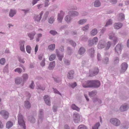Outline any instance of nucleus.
I'll list each match as a JSON object with an SVG mask.
<instances>
[{"mask_svg":"<svg viewBox=\"0 0 129 129\" xmlns=\"http://www.w3.org/2000/svg\"><path fill=\"white\" fill-rule=\"evenodd\" d=\"M68 14L70 15L67 16L65 18V20L68 22H70L72 18H71V16H77L78 15V13L75 11H72L69 12Z\"/></svg>","mask_w":129,"mask_h":129,"instance_id":"1","label":"nucleus"},{"mask_svg":"<svg viewBox=\"0 0 129 129\" xmlns=\"http://www.w3.org/2000/svg\"><path fill=\"white\" fill-rule=\"evenodd\" d=\"M18 123L19 125L23 126L24 129H25V122L23 119V116L21 114H19L18 115Z\"/></svg>","mask_w":129,"mask_h":129,"instance_id":"2","label":"nucleus"},{"mask_svg":"<svg viewBox=\"0 0 129 129\" xmlns=\"http://www.w3.org/2000/svg\"><path fill=\"white\" fill-rule=\"evenodd\" d=\"M111 123L116 126H119L120 124V121L118 119L116 118H112L110 120Z\"/></svg>","mask_w":129,"mask_h":129,"instance_id":"3","label":"nucleus"},{"mask_svg":"<svg viewBox=\"0 0 129 129\" xmlns=\"http://www.w3.org/2000/svg\"><path fill=\"white\" fill-rule=\"evenodd\" d=\"M93 80L88 81L85 82L82 84V86L84 87H92Z\"/></svg>","mask_w":129,"mask_h":129,"instance_id":"4","label":"nucleus"},{"mask_svg":"<svg viewBox=\"0 0 129 129\" xmlns=\"http://www.w3.org/2000/svg\"><path fill=\"white\" fill-rule=\"evenodd\" d=\"M43 14V11H42L39 15H37L35 14L34 15L33 18L34 19L36 23H38L41 20L42 16Z\"/></svg>","mask_w":129,"mask_h":129,"instance_id":"5","label":"nucleus"},{"mask_svg":"<svg viewBox=\"0 0 129 129\" xmlns=\"http://www.w3.org/2000/svg\"><path fill=\"white\" fill-rule=\"evenodd\" d=\"M1 115L5 119H7L9 116V114L7 111L3 110L1 112Z\"/></svg>","mask_w":129,"mask_h":129,"instance_id":"6","label":"nucleus"},{"mask_svg":"<svg viewBox=\"0 0 129 129\" xmlns=\"http://www.w3.org/2000/svg\"><path fill=\"white\" fill-rule=\"evenodd\" d=\"M115 53L118 55L120 54L121 50V45L118 44L116 46L115 48Z\"/></svg>","mask_w":129,"mask_h":129,"instance_id":"7","label":"nucleus"},{"mask_svg":"<svg viewBox=\"0 0 129 129\" xmlns=\"http://www.w3.org/2000/svg\"><path fill=\"white\" fill-rule=\"evenodd\" d=\"M80 116L77 114H74L73 116V119L74 122L75 123H78L80 121Z\"/></svg>","mask_w":129,"mask_h":129,"instance_id":"8","label":"nucleus"},{"mask_svg":"<svg viewBox=\"0 0 129 129\" xmlns=\"http://www.w3.org/2000/svg\"><path fill=\"white\" fill-rule=\"evenodd\" d=\"M98 42V38L96 37H94L92 41H89V45L90 46L94 44H96Z\"/></svg>","mask_w":129,"mask_h":129,"instance_id":"9","label":"nucleus"},{"mask_svg":"<svg viewBox=\"0 0 129 129\" xmlns=\"http://www.w3.org/2000/svg\"><path fill=\"white\" fill-rule=\"evenodd\" d=\"M121 72H124L125 71L128 67V65L127 63L125 62L122 63L121 66Z\"/></svg>","mask_w":129,"mask_h":129,"instance_id":"10","label":"nucleus"},{"mask_svg":"<svg viewBox=\"0 0 129 129\" xmlns=\"http://www.w3.org/2000/svg\"><path fill=\"white\" fill-rule=\"evenodd\" d=\"M64 13L63 12L61 11L60 12V13L58 14L57 18L58 21L59 22H61L63 19Z\"/></svg>","mask_w":129,"mask_h":129,"instance_id":"11","label":"nucleus"},{"mask_svg":"<svg viewBox=\"0 0 129 129\" xmlns=\"http://www.w3.org/2000/svg\"><path fill=\"white\" fill-rule=\"evenodd\" d=\"M100 85V81L98 80H93L92 87L97 88Z\"/></svg>","mask_w":129,"mask_h":129,"instance_id":"12","label":"nucleus"},{"mask_svg":"<svg viewBox=\"0 0 129 129\" xmlns=\"http://www.w3.org/2000/svg\"><path fill=\"white\" fill-rule=\"evenodd\" d=\"M129 107L126 104L122 105L120 108V110L121 111H124L127 110Z\"/></svg>","mask_w":129,"mask_h":129,"instance_id":"13","label":"nucleus"},{"mask_svg":"<svg viewBox=\"0 0 129 129\" xmlns=\"http://www.w3.org/2000/svg\"><path fill=\"white\" fill-rule=\"evenodd\" d=\"M44 99L45 103L48 106H50V104L49 96L48 95H45L44 96Z\"/></svg>","mask_w":129,"mask_h":129,"instance_id":"14","label":"nucleus"},{"mask_svg":"<svg viewBox=\"0 0 129 129\" xmlns=\"http://www.w3.org/2000/svg\"><path fill=\"white\" fill-rule=\"evenodd\" d=\"M105 42L103 40L100 41L98 45V47L99 49H101L105 47L104 44Z\"/></svg>","mask_w":129,"mask_h":129,"instance_id":"15","label":"nucleus"},{"mask_svg":"<svg viewBox=\"0 0 129 129\" xmlns=\"http://www.w3.org/2000/svg\"><path fill=\"white\" fill-rule=\"evenodd\" d=\"M74 72L73 70L70 71L68 74V78L70 79H72L73 78V75Z\"/></svg>","mask_w":129,"mask_h":129,"instance_id":"16","label":"nucleus"},{"mask_svg":"<svg viewBox=\"0 0 129 129\" xmlns=\"http://www.w3.org/2000/svg\"><path fill=\"white\" fill-rule=\"evenodd\" d=\"M24 42L23 41H21L20 42V49L21 51L23 52L25 51V48L24 47Z\"/></svg>","mask_w":129,"mask_h":129,"instance_id":"17","label":"nucleus"},{"mask_svg":"<svg viewBox=\"0 0 129 129\" xmlns=\"http://www.w3.org/2000/svg\"><path fill=\"white\" fill-rule=\"evenodd\" d=\"M122 24L121 23H116L114 24V27L115 29H118L120 28L122 26Z\"/></svg>","mask_w":129,"mask_h":129,"instance_id":"18","label":"nucleus"},{"mask_svg":"<svg viewBox=\"0 0 129 129\" xmlns=\"http://www.w3.org/2000/svg\"><path fill=\"white\" fill-rule=\"evenodd\" d=\"M55 65V62L54 61H53L51 62L48 68L49 70H52L54 67Z\"/></svg>","mask_w":129,"mask_h":129,"instance_id":"19","label":"nucleus"},{"mask_svg":"<svg viewBox=\"0 0 129 129\" xmlns=\"http://www.w3.org/2000/svg\"><path fill=\"white\" fill-rule=\"evenodd\" d=\"M85 52V49L83 47H81L78 53L80 55H82Z\"/></svg>","mask_w":129,"mask_h":129,"instance_id":"20","label":"nucleus"},{"mask_svg":"<svg viewBox=\"0 0 129 129\" xmlns=\"http://www.w3.org/2000/svg\"><path fill=\"white\" fill-rule=\"evenodd\" d=\"M94 50L93 48H91L89 50V52L90 56L91 57L94 56Z\"/></svg>","mask_w":129,"mask_h":129,"instance_id":"21","label":"nucleus"},{"mask_svg":"<svg viewBox=\"0 0 129 129\" xmlns=\"http://www.w3.org/2000/svg\"><path fill=\"white\" fill-rule=\"evenodd\" d=\"M109 39H113L115 42H116L117 40V38L114 36V34H110Z\"/></svg>","mask_w":129,"mask_h":129,"instance_id":"22","label":"nucleus"},{"mask_svg":"<svg viewBox=\"0 0 129 129\" xmlns=\"http://www.w3.org/2000/svg\"><path fill=\"white\" fill-rule=\"evenodd\" d=\"M111 45V43L110 42H108L107 44H105V47L106 50H107L109 49Z\"/></svg>","mask_w":129,"mask_h":129,"instance_id":"23","label":"nucleus"},{"mask_svg":"<svg viewBox=\"0 0 129 129\" xmlns=\"http://www.w3.org/2000/svg\"><path fill=\"white\" fill-rule=\"evenodd\" d=\"M13 123L11 121H8L6 123V126L7 128H9L12 126Z\"/></svg>","mask_w":129,"mask_h":129,"instance_id":"24","label":"nucleus"},{"mask_svg":"<svg viewBox=\"0 0 129 129\" xmlns=\"http://www.w3.org/2000/svg\"><path fill=\"white\" fill-rule=\"evenodd\" d=\"M124 15L123 13L120 14L118 16V19L119 21L122 20L124 19Z\"/></svg>","mask_w":129,"mask_h":129,"instance_id":"25","label":"nucleus"},{"mask_svg":"<svg viewBox=\"0 0 129 129\" xmlns=\"http://www.w3.org/2000/svg\"><path fill=\"white\" fill-rule=\"evenodd\" d=\"M71 108L73 110H76L78 111L80 110V109L74 104H73L71 106Z\"/></svg>","mask_w":129,"mask_h":129,"instance_id":"26","label":"nucleus"},{"mask_svg":"<svg viewBox=\"0 0 129 129\" xmlns=\"http://www.w3.org/2000/svg\"><path fill=\"white\" fill-rule=\"evenodd\" d=\"M98 33L97 30L96 29H93L91 32V35L94 36L96 35Z\"/></svg>","mask_w":129,"mask_h":129,"instance_id":"27","label":"nucleus"},{"mask_svg":"<svg viewBox=\"0 0 129 129\" xmlns=\"http://www.w3.org/2000/svg\"><path fill=\"white\" fill-rule=\"evenodd\" d=\"M16 11H15L11 9L10 12L9 16H10L12 17L16 14Z\"/></svg>","mask_w":129,"mask_h":129,"instance_id":"28","label":"nucleus"},{"mask_svg":"<svg viewBox=\"0 0 129 129\" xmlns=\"http://www.w3.org/2000/svg\"><path fill=\"white\" fill-rule=\"evenodd\" d=\"M101 5V3L98 1H96L94 2V6L95 7H98Z\"/></svg>","mask_w":129,"mask_h":129,"instance_id":"29","label":"nucleus"},{"mask_svg":"<svg viewBox=\"0 0 129 129\" xmlns=\"http://www.w3.org/2000/svg\"><path fill=\"white\" fill-rule=\"evenodd\" d=\"M54 20V17H53L52 16L48 20V22L49 23L52 24L53 23Z\"/></svg>","mask_w":129,"mask_h":129,"instance_id":"30","label":"nucleus"},{"mask_svg":"<svg viewBox=\"0 0 129 129\" xmlns=\"http://www.w3.org/2000/svg\"><path fill=\"white\" fill-rule=\"evenodd\" d=\"M25 106L26 108H29L30 107V104L28 101L25 102Z\"/></svg>","mask_w":129,"mask_h":129,"instance_id":"31","label":"nucleus"},{"mask_svg":"<svg viewBox=\"0 0 129 129\" xmlns=\"http://www.w3.org/2000/svg\"><path fill=\"white\" fill-rule=\"evenodd\" d=\"M21 81L22 80L20 78H17L15 79V83L17 84H19Z\"/></svg>","mask_w":129,"mask_h":129,"instance_id":"32","label":"nucleus"},{"mask_svg":"<svg viewBox=\"0 0 129 129\" xmlns=\"http://www.w3.org/2000/svg\"><path fill=\"white\" fill-rule=\"evenodd\" d=\"M56 55L55 54L51 55L50 56L49 59L50 61L54 60L55 58Z\"/></svg>","mask_w":129,"mask_h":129,"instance_id":"33","label":"nucleus"},{"mask_svg":"<svg viewBox=\"0 0 129 129\" xmlns=\"http://www.w3.org/2000/svg\"><path fill=\"white\" fill-rule=\"evenodd\" d=\"M78 129H87V127L83 125H80L78 127Z\"/></svg>","mask_w":129,"mask_h":129,"instance_id":"34","label":"nucleus"},{"mask_svg":"<svg viewBox=\"0 0 129 129\" xmlns=\"http://www.w3.org/2000/svg\"><path fill=\"white\" fill-rule=\"evenodd\" d=\"M26 49L27 52L28 53H30L31 50V48L29 46H27L26 47Z\"/></svg>","mask_w":129,"mask_h":129,"instance_id":"35","label":"nucleus"},{"mask_svg":"<svg viewBox=\"0 0 129 129\" xmlns=\"http://www.w3.org/2000/svg\"><path fill=\"white\" fill-rule=\"evenodd\" d=\"M55 47V44H52L49 46L48 48L50 50H53L54 49Z\"/></svg>","mask_w":129,"mask_h":129,"instance_id":"36","label":"nucleus"},{"mask_svg":"<svg viewBox=\"0 0 129 129\" xmlns=\"http://www.w3.org/2000/svg\"><path fill=\"white\" fill-rule=\"evenodd\" d=\"M100 125L99 123L98 122L92 127V129H98Z\"/></svg>","mask_w":129,"mask_h":129,"instance_id":"37","label":"nucleus"},{"mask_svg":"<svg viewBox=\"0 0 129 129\" xmlns=\"http://www.w3.org/2000/svg\"><path fill=\"white\" fill-rule=\"evenodd\" d=\"M96 94V92L95 91H92L89 93V95L91 96H93L95 95Z\"/></svg>","mask_w":129,"mask_h":129,"instance_id":"38","label":"nucleus"},{"mask_svg":"<svg viewBox=\"0 0 129 129\" xmlns=\"http://www.w3.org/2000/svg\"><path fill=\"white\" fill-rule=\"evenodd\" d=\"M87 21L86 19H81L80 20L79 22V24H83L85 23Z\"/></svg>","mask_w":129,"mask_h":129,"instance_id":"39","label":"nucleus"},{"mask_svg":"<svg viewBox=\"0 0 129 129\" xmlns=\"http://www.w3.org/2000/svg\"><path fill=\"white\" fill-rule=\"evenodd\" d=\"M112 24V20L111 19H109L105 25V26H107L108 25H111Z\"/></svg>","mask_w":129,"mask_h":129,"instance_id":"40","label":"nucleus"},{"mask_svg":"<svg viewBox=\"0 0 129 129\" xmlns=\"http://www.w3.org/2000/svg\"><path fill=\"white\" fill-rule=\"evenodd\" d=\"M95 71H96L95 72V71L93 72V75H90V76L92 77V76H94L95 75H96L97 74L99 71L98 69V68H96L95 69Z\"/></svg>","mask_w":129,"mask_h":129,"instance_id":"41","label":"nucleus"},{"mask_svg":"<svg viewBox=\"0 0 129 129\" xmlns=\"http://www.w3.org/2000/svg\"><path fill=\"white\" fill-rule=\"evenodd\" d=\"M42 35L41 34L39 33L37 34V37L36 39V41L37 42H38L39 40V39L41 37Z\"/></svg>","mask_w":129,"mask_h":129,"instance_id":"42","label":"nucleus"},{"mask_svg":"<svg viewBox=\"0 0 129 129\" xmlns=\"http://www.w3.org/2000/svg\"><path fill=\"white\" fill-rule=\"evenodd\" d=\"M14 71L15 72H17L19 73H20L22 72V70L20 68H18L15 69Z\"/></svg>","mask_w":129,"mask_h":129,"instance_id":"43","label":"nucleus"},{"mask_svg":"<svg viewBox=\"0 0 129 129\" xmlns=\"http://www.w3.org/2000/svg\"><path fill=\"white\" fill-rule=\"evenodd\" d=\"M35 34L36 33H34L33 34H28V36L30 37V40H31L33 39L34 36Z\"/></svg>","mask_w":129,"mask_h":129,"instance_id":"44","label":"nucleus"},{"mask_svg":"<svg viewBox=\"0 0 129 129\" xmlns=\"http://www.w3.org/2000/svg\"><path fill=\"white\" fill-rule=\"evenodd\" d=\"M6 60L5 59L3 58H2L0 60V63L2 64H4L5 63Z\"/></svg>","mask_w":129,"mask_h":129,"instance_id":"45","label":"nucleus"},{"mask_svg":"<svg viewBox=\"0 0 129 129\" xmlns=\"http://www.w3.org/2000/svg\"><path fill=\"white\" fill-rule=\"evenodd\" d=\"M57 57L58 59L60 61L62 60V58L63 57V55H60L59 54H58Z\"/></svg>","mask_w":129,"mask_h":129,"instance_id":"46","label":"nucleus"},{"mask_svg":"<svg viewBox=\"0 0 129 129\" xmlns=\"http://www.w3.org/2000/svg\"><path fill=\"white\" fill-rule=\"evenodd\" d=\"M23 79L24 80H26L28 78V76L27 74H24L23 76Z\"/></svg>","mask_w":129,"mask_h":129,"instance_id":"47","label":"nucleus"},{"mask_svg":"<svg viewBox=\"0 0 129 129\" xmlns=\"http://www.w3.org/2000/svg\"><path fill=\"white\" fill-rule=\"evenodd\" d=\"M89 28L88 26L87 25L83 27L82 28L83 30L84 31H86L88 30Z\"/></svg>","mask_w":129,"mask_h":129,"instance_id":"48","label":"nucleus"},{"mask_svg":"<svg viewBox=\"0 0 129 129\" xmlns=\"http://www.w3.org/2000/svg\"><path fill=\"white\" fill-rule=\"evenodd\" d=\"M29 119L30 122L31 123H34L35 122V119L33 117L29 118Z\"/></svg>","mask_w":129,"mask_h":129,"instance_id":"49","label":"nucleus"},{"mask_svg":"<svg viewBox=\"0 0 129 129\" xmlns=\"http://www.w3.org/2000/svg\"><path fill=\"white\" fill-rule=\"evenodd\" d=\"M69 42L73 47H75L76 45V43L74 42L73 41L71 40Z\"/></svg>","mask_w":129,"mask_h":129,"instance_id":"50","label":"nucleus"},{"mask_svg":"<svg viewBox=\"0 0 129 129\" xmlns=\"http://www.w3.org/2000/svg\"><path fill=\"white\" fill-rule=\"evenodd\" d=\"M119 61V58L118 57H116L114 60V63L116 64L118 63Z\"/></svg>","mask_w":129,"mask_h":129,"instance_id":"51","label":"nucleus"},{"mask_svg":"<svg viewBox=\"0 0 129 129\" xmlns=\"http://www.w3.org/2000/svg\"><path fill=\"white\" fill-rule=\"evenodd\" d=\"M110 2L113 4H115L117 2V0H110Z\"/></svg>","mask_w":129,"mask_h":129,"instance_id":"52","label":"nucleus"},{"mask_svg":"<svg viewBox=\"0 0 129 129\" xmlns=\"http://www.w3.org/2000/svg\"><path fill=\"white\" fill-rule=\"evenodd\" d=\"M49 0H45V7L49 5Z\"/></svg>","mask_w":129,"mask_h":129,"instance_id":"53","label":"nucleus"},{"mask_svg":"<svg viewBox=\"0 0 129 129\" xmlns=\"http://www.w3.org/2000/svg\"><path fill=\"white\" fill-rule=\"evenodd\" d=\"M50 33L51 34L54 35L57 33L54 30H51L50 31Z\"/></svg>","mask_w":129,"mask_h":129,"instance_id":"54","label":"nucleus"},{"mask_svg":"<svg viewBox=\"0 0 129 129\" xmlns=\"http://www.w3.org/2000/svg\"><path fill=\"white\" fill-rule=\"evenodd\" d=\"M77 86V83L76 82H74L71 85V86L73 88Z\"/></svg>","mask_w":129,"mask_h":129,"instance_id":"55","label":"nucleus"},{"mask_svg":"<svg viewBox=\"0 0 129 129\" xmlns=\"http://www.w3.org/2000/svg\"><path fill=\"white\" fill-rule=\"evenodd\" d=\"M64 63L66 65H69L70 64V62L68 60H64Z\"/></svg>","mask_w":129,"mask_h":129,"instance_id":"56","label":"nucleus"},{"mask_svg":"<svg viewBox=\"0 0 129 129\" xmlns=\"http://www.w3.org/2000/svg\"><path fill=\"white\" fill-rule=\"evenodd\" d=\"M19 61L21 63H24L25 61L23 59H22L21 58H19Z\"/></svg>","mask_w":129,"mask_h":129,"instance_id":"57","label":"nucleus"},{"mask_svg":"<svg viewBox=\"0 0 129 129\" xmlns=\"http://www.w3.org/2000/svg\"><path fill=\"white\" fill-rule=\"evenodd\" d=\"M34 82L33 81H32V83H31L30 85V88L33 89L34 88Z\"/></svg>","mask_w":129,"mask_h":129,"instance_id":"58","label":"nucleus"},{"mask_svg":"<svg viewBox=\"0 0 129 129\" xmlns=\"http://www.w3.org/2000/svg\"><path fill=\"white\" fill-rule=\"evenodd\" d=\"M38 49V47L37 45H36L35 48V54L36 53V52L37 51Z\"/></svg>","mask_w":129,"mask_h":129,"instance_id":"59","label":"nucleus"},{"mask_svg":"<svg viewBox=\"0 0 129 129\" xmlns=\"http://www.w3.org/2000/svg\"><path fill=\"white\" fill-rule=\"evenodd\" d=\"M43 5L42 4H39L37 5V7L38 9H40L43 7Z\"/></svg>","mask_w":129,"mask_h":129,"instance_id":"60","label":"nucleus"},{"mask_svg":"<svg viewBox=\"0 0 129 129\" xmlns=\"http://www.w3.org/2000/svg\"><path fill=\"white\" fill-rule=\"evenodd\" d=\"M41 65L42 66H44L45 65V60H43L41 63Z\"/></svg>","mask_w":129,"mask_h":129,"instance_id":"61","label":"nucleus"},{"mask_svg":"<svg viewBox=\"0 0 129 129\" xmlns=\"http://www.w3.org/2000/svg\"><path fill=\"white\" fill-rule=\"evenodd\" d=\"M54 91L55 93H58L60 95L61 94L56 89H54Z\"/></svg>","mask_w":129,"mask_h":129,"instance_id":"62","label":"nucleus"},{"mask_svg":"<svg viewBox=\"0 0 129 129\" xmlns=\"http://www.w3.org/2000/svg\"><path fill=\"white\" fill-rule=\"evenodd\" d=\"M38 2L36 0H33L32 2L33 5L34 6V5L36 4Z\"/></svg>","mask_w":129,"mask_h":129,"instance_id":"63","label":"nucleus"},{"mask_svg":"<svg viewBox=\"0 0 129 129\" xmlns=\"http://www.w3.org/2000/svg\"><path fill=\"white\" fill-rule=\"evenodd\" d=\"M64 129H70L69 127L67 125H64Z\"/></svg>","mask_w":129,"mask_h":129,"instance_id":"64","label":"nucleus"}]
</instances>
